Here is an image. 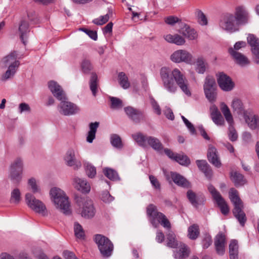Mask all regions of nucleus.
I'll use <instances>...</instances> for the list:
<instances>
[{"mask_svg":"<svg viewBox=\"0 0 259 259\" xmlns=\"http://www.w3.org/2000/svg\"><path fill=\"white\" fill-rule=\"evenodd\" d=\"M160 76L163 87L167 92L175 93L178 86L186 95L191 96L188 80L179 69L171 70L168 67H163L160 69Z\"/></svg>","mask_w":259,"mask_h":259,"instance_id":"obj_1","label":"nucleus"},{"mask_svg":"<svg viewBox=\"0 0 259 259\" xmlns=\"http://www.w3.org/2000/svg\"><path fill=\"white\" fill-rule=\"evenodd\" d=\"M229 198L234 205L233 213L234 217L242 226H244L246 222V217L243 210V202L239 196L238 191L232 188L229 191Z\"/></svg>","mask_w":259,"mask_h":259,"instance_id":"obj_2","label":"nucleus"},{"mask_svg":"<svg viewBox=\"0 0 259 259\" xmlns=\"http://www.w3.org/2000/svg\"><path fill=\"white\" fill-rule=\"evenodd\" d=\"M51 200L56 206L65 214H69L70 203L64 192L57 187L52 188L50 191Z\"/></svg>","mask_w":259,"mask_h":259,"instance_id":"obj_3","label":"nucleus"},{"mask_svg":"<svg viewBox=\"0 0 259 259\" xmlns=\"http://www.w3.org/2000/svg\"><path fill=\"white\" fill-rule=\"evenodd\" d=\"M76 202L79 207L77 212L86 219L93 218L96 213V209L93 201L88 197H78Z\"/></svg>","mask_w":259,"mask_h":259,"instance_id":"obj_4","label":"nucleus"},{"mask_svg":"<svg viewBox=\"0 0 259 259\" xmlns=\"http://www.w3.org/2000/svg\"><path fill=\"white\" fill-rule=\"evenodd\" d=\"M147 215L150 218V221L152 225L157 227L158 223L164 228H170V224L166 216L162 213L158 211L157 207L153 204H150L147 208Z\"/></svg>","mask_w":259,"mask_h":259,"instance_id":"obj_5","label":"nucleus"},{"mask_svg":"<svg viewBox=\"0 0 259 259\" xmlns=\"http://www.w3.org/2000/svg\"><path fill=\"white\" fill-rule=\"evenodd\" d=\"M25 199L28 206L34 212L43 217L48 215V211L45 203L36 199L32 194L27 193L25 194Z\"/></svg>","mask_w":259,"mask_h":259,"instance_id":"obj_6","label":"nucleus"},{"mask_svg":"<svg viewBox=\"0 0 259 259\" xmlns=\"http://www.w3.org/2000/svg\"><path fill=\"white\" fill-rule=\"evenodd\" d=\"M95 241L102 255L104 257H109L112 253L113 244L106 237L97 234L95 236Z\"/></svg>","mask_w":259,"mask_h":259,"instance_id":"obj_7","label":"nucleus"},{"mask_svg":"<svg viewBox=\"0 0 259 259\" xmlns=\"http://www.w3.org/2000/svg\"><path fill=\"white\" fill-rule=\"evenodd\" d=\"M216 89L214 78L210 76H207L203 85V89L205 97L211 103L216 101L217 97Z\"/></svg>","mask_w":259,"mask_h":259,"instance_id":"obj_8","label":"nucleus"},{"mask_svg":"<svg viewBox=\"0 0 259 259\" xmlns=\"http://www.w3.org/2000/svg\"><path fill=\"white\" fill-rule=\"evenodd\" d=\"M78 154L77 149L72 147L67 150L64 156L65 164L68 166L72 167L75 170L81 166V162L77 159Z\"/></svg>","mask_w":259,"mask_h":259,"instance_id":"obj_9","label":"nucleus"},{"mask_svg":"<svg viewBox=\"0 0 259 259\" xmlns=\"http://www.w3.org/2000/svg\"><path fill=\"white\" fill-rule=\"evenodd\" d=\"M61 102L58 106L59 112L65 116L76 114L80 111V108L76 104L70 102L66 99L60 100Z\"/></svg>","mask_w":259,"mask_h":259,"instance_id":"obj_10","label":"nucleus"},{"mask_svg":"<svg viewBox=\"0 0 259 259\" xmlns=\"http://www.w3.org/2000/svg\"><path fill=\"white\" fill-rule=\"evenodd\" d=\"M23 162L20 158L16 159L11 164L9 177L15 183H19L22 179Z\"/></svg>","mask_w":259,"mask_h":259,"instance_id":"obj_11","label":"nucleus"},{"mask_svg":"<svg viewBox=\"0 0 259 259\" xmlns=\"http://www.w3.org/2000/svg\"><path fill=\"white\" fill-rule=\"evenodd\" d=\"M193 56L185 50H179L175 51L170 56V60L176 63L184 62L192 65L193 63Z\"/></svg>","mask_w":259,"mask_h":259,"instance_id":"obj_12","label":"nucleus"},{"mask_svg":"<svg viewBox=\"0 0 259 259\" xmlns=\"http://www.w3.org/2000/svg\"><path fill=\"white\" fill-rule=\"evenodd\" d=\"M208 190L211 194L213 199L220 208L222 213L226 215L227 204L225 199L212 185H209L208 186Z\"/></svg>","mask_w":259,"mask_h":259,"instance_id":"obj_13","label":"nucleus"},{"mask_svg":"<svg viewBox=\"0 0 259 259\" xmlns=\"http://www.w3.org/2000/svg\"><path fill=\"white\" fill-rule=\"evenodd\" d=\"M247 39V42L251 47L253 61L259 64V39L254 34H249Z\"/></svg>","mask_w":259,"mask_h":259,"instance_id":"obj_14","label":"nucleus"},{"mask_svg":"<svg viewBox=\"0 0 259 259\" xmlns=\"http://www.w3.org/2000/svg\"><path fill=\"white\" fill-rule=\"evenodd\" d=\"M244 118L248 127L252 130L259 128V117L251 111L243 112Z\"/></svg>","mask_w":259,"mask_h":259,"instance_id":"obj_15","label":"nucleus"},{"mask_svg":"<svg viewBox=\"0 0 259 259\" xmlns=\"http://www.w3.org/2000/svg\"><path fill=\"white\" fill-rule=\"evenodd\" d=\"M48 87L53 95L58 100L66 99V95L62 87L56 81L51 80L48 82Z\"/></svg>","mask_w":259,"mask_h":259,"instance_id":"obj_16","label":"nucleus"},{"mask_svg":"<svg viewBox=\"0 0 259 259\" xmlns=\"http://www.w3.org/2000/svg\"><path fill=\"white\" fill-rule=\"evenodd\" d=\"M18 58V53L16 51H13L5 57L2 60V63L5 67L18 68L20 62Z\"/></svg>","mask_w":259,"mask_h":259,"instance_id":"obj_17","label":"nucleus"},{"mask_svg":"<svg viewBox=\"0 0 259 259\" xmlns=\"http://www.w3.org/2000/svg\"><path fill=\"white\" fill-rule=\"evenodd\" d=\"M229 175L231 181L236 187L243 186L247 183L244 176L236 170L231 169Z\"/></svg>","mask_w":259,"mask_h":259,"instance_id":"obj_18","label":"nucleus"},{"mask_svg":"<svg viewBox=\"0 0 259 259\" xmlns=\"http://www.w3.org/2000/svg\"><path fill=\"white\" fill-rule=\"evenodd\" d=\"M210 117L213 122L218 126L225 125V120L215 105H212L209 108Z\"/></svg>","mask_w":259,"mask_h":259,"instance_id":"obj_19","label":"nucleus"},{"mask_svg":"<svg viewBox=\"0 0 259 259\" xmlns=\"http://www.w3.org/2000/svg\"><path fill=\"white\" fill-rule=\"evenodd\" d=\"M124 110L128 117L136 123H139L144 118L143 113L139 110L131 106L124 108Z\"/></svg>","mask_w":259,"mask_h":259,"instance_id":"obj_20","label":"nucleus"},{"mask_svg":"<svg viewBox=\"0 0 259 259\" xmlns=\"http://www.w3.org/2000/svg\"><path fill=\"white\" fill-rule=\"evenodd\" d=\"M73 185L76 189L82 193H88L91 190L90 184L83 179L74 178L73 180Z\"/></svg>","mask_w":259,"mask_h":259,"instance_id":"obj_21","label":"nucleus"},{"mask_svg":"<svg viewBox=\"0 0 259 259\" xmlns=\"http://www.w3.org/2000/svg\"><path fill=\"white\" fill-rule=\"evenodd\" d=\"M228 124L229 125L228 136L230 141L235 142L237 140L238 135L236 130L234 127V122L231 113L228 107Z\"/></svg>","mask_w":259,"mask_h":259,"instance_id":"obj_22","label":"nucleus"},{"mask_svg":"<svg viewBox=\"0 0 259 259\" xmlns=\"http://www.w3.org/2000/svg\"><path fill=\"white\" fill-rule=\"evenodd\" d=\"M179 32L189 40H194L197 37L196 31L186 24H182Z\"/></svg>","mask_w":259,"mask_h":259,"instance_id":"obj_23","label":"nucleus"},{"mask_svg":"<svg viewBox=\"0 0 259 259\" xmlns=\"http://www.w3.org/2000/svg\"><path fill=\"white\" fill-rule=\"evenodd\" d=\"M229 52L236 63L239 66L245 67L249 64L250 62L248 58L241 53L234 51L232 49H230Z\"/></svg>","mask_w":259,"mask_h":259,"instance_id":"obj_24","label":"nucleus"},{"mask_svg":"<svg viewBox=\"0 0 259 259\" xmlns=\"http://www.w3.org/2000/svg\"><path fill=\"white\" fill-rule=\"evenodd\" d=\"M217 149L209 145L207 152V158L209 161L217 167L221 166V163L219 159Z\"/></svg>","mask_w":259,"mask_h":259,"instance_id":"obj_25","label":"nucleus"},{"mask_svg":"<svg viewBox=\"0 0 259 259\" xmlns=\"http://www.w3.org/2000/svg\"><path fill=\"white\" fill-rule=\"evenodd\" d=\"M234 17L240 25L245 24L248 22V13L242 7L236 8Z\"/></svg>","mask_w":259,"mask_h":259,"instance_id":"obj_26","label":"nucleus"},{"mask_svg":"<svg viewBox=\"0 0 259 259\" xmlns=\"http://www.w3.org/2000/svg\"><path fill=\"white\" fill-rule=\"evenodd\" d=\"M193 64H195L196 71L199 74H203L208 67L207 62L202 56H198Z\"/></svg>","mask_w":259,"mask_h":259,"instance_id":"obj_27","label":"nucleus"},{"mask_svg":"<svg viewBox=\"0 0 259 259\" xmlns=\"http://www.w3.org/2000/svg\"><path fill=\"white\" fill-rule=\"evenodd\" d=\"M225 235L223 233H219L215 237L214 245L217 252L219 254L222 255L225 252Z\"/></svg>","mask_w":259,"mask_h":259,"instance_id":"obj_28","label":"nucleus"},{"mask_svg":"<svg viewBox=\"0 0 259 259\" xmlns=\"http://www.w3.org/2000/svg\"><path fill=\"white\" fill-rule=\"evenodd\" d=\"M164 38L168 42L174 44L178 46H182L186 43L185 38L178 34L174 35L170 34H166L164 36Z\"/></svg>","mask_w":259,"mask_h":259,"instance_id":"obj_29","label":"nucleus"},{"mask_svg":"<svg viewBox=\"0 0 259 259\" xmlns=\"http://www.w3.org/2000/svg\"><path fill=\"white\" fill-rule=\"evenodd\" d=\"M196 163L199 169L204 174L207 178L209 179L211 178L212 171L206 160H197Z\"/></svg>","mask_w":259,"mask_h":259,"instance_id":"obj_30","label":"nucleus"},{"mask_svg":"<svg viewBox=\"0 0 259 259\" xmlns=\"http://www.w3.org/2000/svg\"><path fill=\"white\" fill-rule=\"evenodd\" d=\"M20 38L24 45L27 42V33L29 31V25L26 21H22L19 27Z\"/></svg>","mask_w":259,"mask_h":259,"instance_id":"obj_31","label":"nucleus"},{"mask_svg":"<svg viewBox=\"0 0 259 259\" xmlns=\"http://www.w3.org/2000/svg\"><path fill=\"white\" fill-rule=\"evenodd\" d=\"M171 177L174 182L178 186L186 188L190 187V183L180 174L175 172H171Z\"/></svg>","mask_w":259,"mask_h":259,"instance_id":"obj_32","label":"nucleus"},{"mask_svg":"<svg viewBox=\"0 0 259 259\" xmlns=\"http://www.w3.org/2000/svg\"><path fill=\"white\" fill-rule=\"evenodd\" d=\"M178 249L174 253L175 257L176 258H185L189 254V250L187 245L180 243L178 246Z\"/></svg>","mask_w":259,"mask_h":259,"instance_id":"obj_33","label":"nucleus"},{"mask_svg":"<svg viewBox=\"0 0 259 259\" xmlns=\"http://www.w3.org/2000/svg\"><path fill=\"white\" fill-rule=\"evenodd\" d=\"M240 25L234 15L228 16V32L233 33L238 31Z\"/></svg>","mask_w":259,"mask_h":259,"instance_id":"obj_34","label":"nucleus"},{"mask_svg":"<svg viewBox=\"0 0 259 259\" xmlns=\"http://www.w3.org/2000/svg\"><path fill=\"white\" fill-rule=\"evenodd\" d=\"M99 125V122H91L89 124L90 130L88 133L87 141L92 143L96 137V133Z\"/></svg>","mask_w":259,"mask_h":259,"instance_id":"obj_35","label":"nucleus"},{"mask_svg":"<svg viewBox=\"0 0 259 259\" xmlns=\"http://www.w3.org/2000/svg\"><path fill=\"white\" fill-rule=\"evenodd\" d=\"M151 146L157 151H160L163 149L162 143L157 138L154 137H149L147 142V146Z\"/></svg>","mask_w":259,"mask_h":259,"instance_id":"obj_36","label":"nucleus"},{"mask_svg":"<svg viewBox=\"0 0 259 259\" xmlns=\"http://www.w3.org/2000/svg\"><path fill=\"white\" fill-rule=\"evenodd\" d=\"M216 77L219 87L227 91V75L223 72H219L216 74Z\"/></svg>","mask_w":259,"mask_h":259,"instance_id":"obj_37","label":"nucleus"},{"mask_svg":"<svg viewBox=\"0 0 259 259\" xmlns=\"http://www.w3.org/2000/svg\"><path fill=\"white\" fill-rule=\"evenodd\" d=\"M132 137L139 146L143 147H147V142L149 137L144 135L140 133L133 135Z\"/></svg>","mask_w":259,"mask_h":259,"instance_id":"obj_38","label":"nucleus"},{"mask_svg":"<svg viewBox=\"0 0 259 259\" xmlns=\"http://www.w3.org/2000/svg\"><path fill=\"white\" fill-rule=\"evenodd\" d=\"M231 107L233 109V111L238 114L243 113L244 111L243 104L238 98H235L233 100Z\"/></svg>","mask_w":259,"mask_h":259,"instance_id":"obj_39","label":"nucleus"},{"mask_svg":"<svg viewBox=\"0 0 259 259\" xmlns=\"http://www.w3.org/2000/svg\"><path fill=\"white\" fill-rule=\"evenodd\" d=\"M200 234L199 226L197 224L190 226L188 229V236L191 240H195Z\"/></svg>","mask_w":259,"mask_h":259,"instance_id":"obj_40","label":"nucleus"},{"mask_svg":"<svg viewBox=\"0 0 259 259\" xmlns=\"http://www.w3.org/2000/svg\"><path fill=\"white\" fill-rule=\"evenodd\" d=\"M28 187L33 193H40L41 189L38 182L34 178H31L28 180Z\"/></svg>","mask_w":259,"mask_h":259,"instance_id":"obj_41","label":"nucleus"},{"mask_svg":"<svg viewBox=\"0 0 259 259\" xmlns=\"http://www.w3.org/2000/svg\"><path fill=\"white\" fill-rule=\"evenodd\" d=\"M118 80L120 85L124 89H128L130 86L126 75L123 72H119L118 75Z\"/></svg>","mask_w":259,"mask_h":259,"instance_id":"obj_42","label":"nucleus"},{"mask_svg":"<svg viewBox=\"0 0 259 259\" xmlns=\"http://www.w3.org/2000/svg\"><path fill=\"white\" fill-rule=\"evenodd\" d=\"M179 243L176 239L175 234L172 232H169L167 235V246L171 248H177Z\"/></svg>","mask_w":259,"mask_h":259,"instance_id":"obj_43","label":"nucleus"},{"mask_svg":"<svg viewBox=\"0 0 259 259\" xmlns=\"http://www.w3.org/2000/svg\"><path fill=\"white\" fill-rule=\"evenodd\" d=\"M98 77L96 73H92L90 81V87L94 96H96L98 90Z\"/></svg>","mask_w":259,"mask_h":259,"instance_id":"obj_44","label":"nucleus"},{"mask_svg":"<svg viewBox=\"0 0 259 259\" xmlns=\"http://www.w3.org/2000/svg\"><path fill=\"white\" fill-rule=\"evenodd\" d=\"M21 199V192L19 189H14L11 193L10 201L11 203L18 204Z\"/></svg>","mask_w":259,"mask_h":259,"instance_id":"obj_45","label":"nucleus"},{"mask_svg":"<svg viewBox=\"0 0 259 259\" xmlns=\"http://www.w3.org/2000/svg\"><path fill=\"white\" fill-rule=\"evenodd\" d=\"M74 231L77 238L84 239L85 236L84 231L82 227L78 222H75L74 224Z\"/></svg>","mask_w":259,"mask_h":259,"instance_id":"obj_46","label":"nucleus"},{"mask_svg":"<svg viewBox=\"0 0 259 259\" xmlns=\"http://www.w3.org/2000/svg\"><path fill=\"white\" fill-rule=\"evenodd\" d=\"M110 142L112 145L118 149L122 147V144L120 137L116 134H112L110 137Z\"/></svg>","mask_w":259,"mask_h":259,"instance_id":"obj_47","label":"nucleus"},{"mask_svg":"<svg viewBox=\"0 0 259 259\" xmlns=\"http://www.w3.org/2000/svg\"><path fill=\"white\" fill-rule=\"evenodd\" d=\"M104 175L110 180L112 181H116L119 180V177L116 171L111 168H105L104 169Z\"/></svg>","mask_w":259,"mask_h":259,"instance_id":"obj_48","label":"nucleus"},{"mask_svg":"<svg viewBox=\"0 0 259 259\" xmlns=\"http://www.w3.org/2000/svg\"><path fill=\"white\" fill-rule=\"evenodd\" d=\"M18 68L8 67L7 70L2 76V80L5 81L12 78L15 75Z\"/></svg>","mask_w":259,"mask_h":259,"instance_id":"obj_49","label":"nucleus"},{"mask_svg":"<svg viewBox=\"0 0 259 259\" xmlns=\"http://www.w3.org/2000/svg\"><path fill=\"white\" fill-rule=\"evenodd\" d=\"M174 160L183 165H187L190 163L188 157L184 154H177V155H176Z\"/></svg>","mask_w":259,"mask_h":259,"instance_id":"obj_50","label":"nucleus"},{"mask_svg":"<svg viewBox=\"0 0 259 259\" xmlns=\"http://www.w3.org/2000/svg\"><path fill=\"white\" fill-rule=\"evenodd\" d=\"M82 71L84 73L88 74L93 69L92 65L90 60L83 59L81 63Z\"/></svg>","mask_w":259,"mask_h":259,"instance_id":"obj_51","label":"nucleus"},{"mask_svg":"<svg viewBox=\"0 0 259 259\" xmlns=\"http://www.w3.org/2000/svg\"><path fill=\"white\" fill-rule=\"evenodd\" d=\"M187 196L190 202L195 207L198 205V202L196 194L191 190L187 191Z\"/></svg>","mask_w":259,"mask_h":259,"instance_id":"obj_52","label":"nucleus"},{"mask_svg":"<svg viewBox=\"0 0 259 259\" xmlns=\"http://www.w3.org/2000/svg\"><path fill=\"white\" fill-rule=\"evenodd\" d=\"M85 169L87 175L90 178H94L96 175V167L90 163L85 164Z\"/></svg>","mask_w":259,"mask_h":259,"instance_id":"obj_53","label":"nucleus"},{"mask_svg":"<svg viewBox=\"0 0 259 259\" xmlns=\"http://www.w3.org/2000/svg\"><path fill=\"white\" fill-rule=\"evenodd\" d=\"M111 108L114 109L121 108L123 106L122 101L116 97H110Z\"/></svg>","mask_w":259,"mask_h":259,"instance_id":"obj_54","label":"nucleus"},{"mask_svg":"<svg viewBox=\"0 0 259 259\" xmlns=\"http://www.w3.org/2000/svg\"><path fill=\"white\" fill-rule=\"evenodd\" d=\"M110 18V14H107L104 16H101L99 18L95 19L93 22L98 25H102L107 22Z\"/></svg>","mask_w":259,"mask_h":259,"instance_id":"obj_55","label":"nucleus"},{"mask_svg":"<svg viewBox=\"0 0 259 259\" xmlns=\"http://www.w3.org/2000/svg\"><path fill=\"white\" fill-rule=\"evenodd\" d=\"M196 13L199 24L201 25H206L207 19L204 14L200 10H198Z\"/></svg>","mask_w":259,"mask_h":259,"instance_id":"obj_56","label":"nucleus"},{"mask_svg":"<svg viewBox=\"0 0 259 259\" xmlns=\"http://www.w3.org/2000/svg\"><path fill=\"white\" fill-rule=\"evenodd\" d=\"M229 253H238V244L237 240H231L229 244Z\"/></svg>","mask_w":259,"mask_h":259,"instance_id":"obj_57","label":"nucleus"},{"mask_svg":"<svg viewBox=\"0 0 259 259\" xmlns=\"http://www.w3.org/2000/svg\"><path fill=\"white\" fill-rule=\"evenodd\" d=\"M101 199L105 203H110L113 200L114 197L110 194L109 192L104 191L102 194Z\"/></svg>","mask_w":259,"mask_h":259,"instance_id":"obj_58","label":"nucleus"},{"mask_svg":"<svg viewBox=\"0 0 259 259\" xmlns=\"http://www.w3.org/2000/svg\"><path fill=\"white\" fill-rule=\"evenodd\" d=\"M212 239L209 235H205L202 240V246L203 248H207L212 243Z\"/></svg>","mask_w":259,"mask_h":259,"instance_id":"obj_59","label":"nucleus"},{"mask_svg":"<svg viewBox=\"0 0 259 259\" xmlns=\"http://www.w3.org/2000/svg\"><path fill=\"white\" fill-rule=\"evenodd\" d=\"M219 25L223 29H227V16L225 14L221 16L219 20Z\"/></svg>","mask_w":259,"mask_h":259,"instance_id":"obj_60","label":"nucleus"},{"mask_svg":"<svg viewBox=\"0 0 259 259\" xmlns=\"http://www.w3.org/2000/svg\"><path fill=\"white\" fill-rule=\"evenodd\" d=\"M31 111L30 107L28 104L22 103L19 105V112L22 113L23 112H30Z\"/></svg>","mask_w":259,"mask_h":259,"instance_id":"obj_61","label":"nucleus"},{"mask_svg":"<svg viewBox=\"0 0 259 259\" xmlns=\"http://www.w3.org/2000/svg\"><path fill=\"white\" fill-rule=\"evenodd\" d=\"M151 103L152 108L154 110V112L156 113L157 115H160L161 113V109L157 102L155 100L152 99L151 101Z\"/></svg>","mask_w":259,"mask_h":259,"instance_id":"obj_62","label":"nucleus"},{"mask_svg":"<svg viewBox=\"0 0 259 259\" xmlns=\"http://www.w3.org/2000/svg\"><path fill=\"white\" fill-rule=\"evenodd\" d=\"M179 18L177 17L169 16L165 19V22L169 25H173L179 21Z\"/></svg>","mask_w":259,"mask_h":259,"instance_id":"obj_63","label":"nucleus"},{"mask_svg":"<svg viewBox=\"0 0 259 259\" xmlns=\"http://www.w3.org/2000/svg\"><path fill=\"white\" fill-rule=\"evenodd\" d=\"M149 179L152 186L157 189H160V185L157 179L153 176H150Z\"/></svg>","mask_w":259,"mask_h":259,"instance_id":"obj_64","label":"nucleus"}]
</instances>
